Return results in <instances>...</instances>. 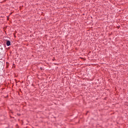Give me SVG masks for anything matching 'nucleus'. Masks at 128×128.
<instances>
[{"instance_id": "nucleus-1", "label": "nucleus", "mask_w": 128, "mask_h": 128, "mask_svg": "<svg viewBox=\"0 0 128 128\" xmlns=\"http://www.w3.org/2000/svg\"><path fill=\"white\" fill-rule=\"evenodd\" d=\"M6 44L8 46H10V40H8L6 42Z\"/></svg>"}]
</instances>
